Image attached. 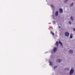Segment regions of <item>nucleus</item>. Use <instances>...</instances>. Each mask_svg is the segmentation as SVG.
<instances>
[{
  "label": "nucleus",
  "mask_w": 75,
  "mask_h": 75,
  "mask_svg": "<svg viewBox=\"0 0 75 75\" xmlns=\"http://www.w3.org/2000/svg\"><path fill=\"white\" fill-rule=\"evenodd\" d=\"M69 35V34L68 32H66L65 33V35L67 37H68Z\"/></svg>",
  "instance_id": "nucleus-2"
},
{
  "label": "nucleus",
  "mask_w": 75,
  "mask_h": 75,
  "mask_svg": "<svg viewBox=\"0 0 75 75\" xmlns=\"http://www.w3.org/2000/svg\"><path fill=\"white\" fill-rule=\"evenodd\" d=\"M70 18L71 20H73V18L72 16Z\"/></svg>",
  "instance_id": "nucleus-16"
},
{
  "label": "nucleus",
  "mask_w": 75,
  "mask_h": 75,
  "mask_svg": "<svg viewBox=\"0 0 75 75\" xmlns=\"http://www.w3.org/2000/svg\"><path fill=\"white\" fill-rule=\"evenodd\" d=\"M59 43L60 44V45H62V42H61V41H59Z\"/></svg>",
  "instance_id": "nucleus-9"
},
{
  "label": "nucleus",
  "mask_w": 75,
  "mask_h": 75,
  "mask_svg": "<svg viewBox=\"0 0 75 75\" xmlns=\"http://www.w3.org/2000/svg\"><path fill=\"white\" fill-rule=\"evenodd\" d=\"M68 1V0H66V1H64V3H66V2H67V1Z\"/></svg>",
  "instance_id": "nucleus-15"
},
{
  "label": "nucleus",
  "mask_w": 75,
  "mask_h": 75,
  "mask_svg": "<svg viewBox=\"0 0 75 75\" xmlns=\"http://www.w3.org/2000/svg\"><path fill=\"white\" fill-rule=\"evenodd\" d=\"M73 31H75V28H74L73 29Z\"/></svg>",
  "instance_id": "nucleus-21"
},
{
  "label": "nucleus",
  "mask_w": 75,
  "mask_h": 75,
  "mask_svg": "<svg viewBox=\"0 0 75 75\" xmlns=\"http://www.w3.org/2000/svg\"><path fill=\"white\" fill-rule=\"evenodd\" d=\"M74 69L73 68H71V70L70 71V72L69 73V74L71 75L72 74H73L74 73Z\"/></svg>",
  "instance_id": "nucleus-1"
},
{
  "label": "nucleus",
  "mask_w": 75,
  "mask_h": 75,
  "mask_svg": "<svg viewBox=\"0 0 75 75\" xmlns=\"http://www.w3.org/2000/svg\"><path fill=\"white\" fill-rule=\"evenodd\" d=\"M50 33H51L52 34V35H54V33H53V32H52V31H51Z\"/></svg>",
  "instance_id": "nucleus-11"
},
{
  "label": "nucleus",
  "mask_w": 75,
  "mask_h": 75,
  "mask_svg": "<svg viewBox=\"0 0 75 75\" xmlns=\"http://www.w3.org/2000/svg\"><path fill=\"white\" fill-rule=\"evenodd\" d=\"M51 7L52 8H53L54 7V6L52 5H51Z\"/></svg>",
  "instance_id": "nucleus-19"
},
{
  "label": "nucleus",
  "mask_w": 75,
  "mask_h": 75,
  "mask_svg": "<svg viewBox=\"0 0 75 75\" xmlns=\"http://www.w3.org/2000/svg\"><path fill=\"white\" fill-rule=\"evenodd\" d=\"M58 41H57L56 42V46H58Z\"/></svg>",
  "instance_id": "nucleus-8"
},
{
  "label": "nucleus",
  "mask_w": 75,
  "mask_h": 75,
  "mask_svg": "<svg viewBox=\"0 0 75 75\" xmlns=\"http://www.w3.org/2000/svg\"><path fill=\"white\" fill-rule=\"evenodd\" d=\"M65 70H67V71H69V68H65Z\"/></svg>",
  "instance_id": "nucleus-10"
},
{
  "label": "nucleus",
  "mask_w": 75,
  "mask_h": 75,
  "mask_svg": "<svg viewBox=\"0 0 75 75\" xmlns=\"http://www.w3.org/2000/svg\"><path fill=\"white\" fill-rule=\"evenodd\" d=\"M55 15L56 16H58V11H56Z\"/></svg>",
  "instance_id": "nucleus-3"
},
{
  "label": "nucleus",
  "mask_w": 75,
  "mask_h": 75,
  "mask_svg": "<svg viewBox=\"0 0 75 75\" xmlns=\"http://www.w3.org/2000/svg\"><path fill=\"white\" fill-rule=\"evenodd\" d=\"M69 24H71V22L70 21H69Z\"/></svg>",
  "instance_id": "nucleus-20"
},
{
  "label": "nucleus",
  "mask_w": 75,
  "mask_h": 75,
  "mask_svg": "<svg viewBox=\"0 0 75 75\" xmlns=\"http://www.w3.org/2000/svg\"><path fill=\"white\" fill-rule=\"evenodd\" d=\"M69 54H72V53H73V51L72 50H70L69 51Z\"/></svg>",
  "instance_id": "nucleus-4"
},
{
  "label": "nucleus",
  "mask_w": 75,
  "mask_h": 75,
  "mask_svg": "<svg viewBox=\"0 0 75 75\" xmlns=\"http://www.w3.org/2000/svg\"><path fill=\"white\" fill-rule=\"evenodd\" d=\"M59 11L60 13H62L63 12V10L61 8L59 9Z\"/></svg>",
  "instance_id": "nucleus-5"
},
{
  "label": "nucleus",
  "mask_w": 75,
  "mask_h": 75,
  "mask_svg": "<svg viewBox=\"0 0 75 75\" xmlns=\"http://www.w3.org/2000/svg\"><path fill=\"white\" fill-rule=\"evenodd\" d=\"M50 65H52V62H50Z\"/></svg>",
  "instance_id": "nucleus-14"
},
{
  "label": "nucleus",
  "mask_w": 75,
  "mask_h": 75,
  "mask_svg": "<svg viewBox=\"0 0 75 75\" xmlns=\"http://www.w3.org/2000/svg\"><path fill=\"white\" fill-rule=\"evenodd\" d=\"M57 66H55L54 67V69H55L56 68H57Z\"/></svg>",
  "instance_id": "nucleus-17"
},
{
  "label": "nucleus",
  "mask_w": 75,
  "mask_h": 75,
  "mask_svg": "<svg viewBox=\"0 0 75 75\" xmlns=\"http://www.w3.org/2000/svg\"><path fill=\"white\" fill-rule=\"evenodd\" d=\"M53 24H55V21H53Z\"/></svg>",
  "instance_id": "nucleus-18"
},
{
  "label": "nucleus",
  "mask_w": 75,
  "mask_h": 75,
  "mask_svg": "<svg viewBox=\"0 0 75 75\" xmlns=\"http://www.w3.org/2000/svg\"><path fill=\"white\" fill-rule=\"evenodd\" d=\"M62 60L61 59H57V62H58L60 63L62 61Z\"/></svg>",
  "instance_id": "nucleus-6"
},
{
  "label": "nucleus",
  "mask_w": 75,
  "mask_h": 75,
  "mask_svg": "<svg viewBox=\"0 0 75 75\" xmlns=\"http://www.w3.org/2000/svg\"><path fill=\"white\" fill-rule=\"evenodd\" d=\"M56 50H57V48L56 47H55L53 49V51L54 52H56Z\"/></svg>",
  "instance_id": "nucleus-7"
},
{
  "label": "nucleus",
  "mask_w": 75,
  "mask_h": 75,
  "mask_svg": "<svg viewBox=\"0 0 75 75\" xmlns=\"http://www.w3.org/2000/svg\"><path fill=\"white\" fill-rule=\"evenodd\" d=\"M73 5H74V3H72L71 4H70V6L71 7H72V6H73Z\"/></svg>",
  "instance_id": "nucleus-13"
},
{
  "label": "nucleus",
  "mask_w": 75,
  "mask_h": 75,
  "mask_svg": "<svg viewBox=\"0 0 75 75\" xmlns=\"http://www.w3.org/2000/svg\"><path fill=\"white\" fill-rule=\"evenodd\" d=\"M70 38H72V35L71 34L70 35Z\"/></svg>",
  "instance_id": "nucleus-12"
},
{
  "label": "nucleus",
  "mask_w": 75,
  "mask_h": 75,
  "mask_svg": "<svg viewBox=\"0 0 75 75\" xmlns=\"http://www.w3.org/2000/svg\"><path fill=\"white\" fill-rule=\"evenodd\" d=\"M59 28H61V26H59Z\"/></svg>",
  "instance_id": "nucleus-22"
}]
</instances>
